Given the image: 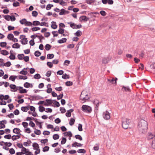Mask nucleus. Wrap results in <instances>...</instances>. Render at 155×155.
I'll return each mask as SVG.
<instances>
[{
  "label": "nucleus",
  "instance_id": "f257e3e1",
  "mask_svg": "<svg viewBox=\"0 0 155 155\" xmlns=\"http://www.w3.org/2000/svg\"><path fill=\"white\" fill-rule=\"evenodd\" d=\"M147 122L144 120H141L139 122L138 129L140 133H146L147 131Z\"/></svg>",
  "mask_w": 155,
  "mask_h": 155
},
{
  "label": "nucleus",
  "instance_id": "f03ea898",
  "mask_svg": "<svg viewBox=\"0 0 155 155\" xmlns=\"http://www.w3.org/2000/svg\"><path fill=\"white\" fill-rule=\"evenodd\" d=\"M89 98V96L87 92L85 91H83L80 96V99L83 103H84Z\"/></svg>",
  "mask_w": 155,
  "mask_h": 155
},
{
  "label": "nucleus",
  "instance_id": "7ed1b4c3",
  "mask_svg": "<svg viewBox=\"0 0 155 155\" xmlns=\"http://www.w3.org/2000/svg\"><path fill=\"white\" fill-rule=\"evenodd\" d=\"M82 110L84 112L88 113H90L92 111L91 108L89 106L84 105L82 107Z\"/></svg>",
  "mask_w": 155,
  "mask_h": 155
},
{
  "label": "nucleus",
  "instance_id": "20e7f679",
  "mask_svg": "<svg viewBox=\"0 0 155 155\" xmlns=\"http://www.w3.org/2000/svg\"><path fill=\"white\" fill-rule=\"evenodd\" d=\"M130 120L127 119H125L123 121L122 127L124 129H127L129 127Z\"/></svg>",
  "mask_w": 155,
  "mask_h": 155
},
{
  "label": "nucleus",
  "instance_id": "39448f33",
  "mask_svg": "<svg viewBox=\"0 0 155 155\" xmlns=\"http://www.w3.org/2000/svg\"><path fill=\"white\" fill-rule=\"evenodd\" d=\"M20 23L22 25H24L26 26H31L32 23L30 21H27L26 19L24 18L20 21Z\"/></svg>",
  "mask_w": 155,
  "mask_h": 155
},
{
  "label": "nucleus",
  "instance_id": "423d86ee",
  "mask_svg": "<svg viewBox=\"0 0 155 155\" xmlns=\"http://www.w3.org/2000/svg\"><path fill=\"white\" fill-rule=\"evenodd\" d=\"M111 57L110 56L104 58L102 60V63L104 64H107L111 60Z\"/></svg>",
  "mask_w": 155,
  "mask_h": 155
},
{
  "label": "nucleus",
  "instance_id": "0eeeda50",
  "mask_svg": "<svg viewBox=\"0 0 155 155\" xmlns=\"http://www.w3.org/2000/svg\"><path fill=\"white\" fill-rule=\"evenodd\" d=\"M104 117L107 120H109L110 118V114L107 111H106L104 113Z\"/></svg>",
  "mask_w": 155,
  "mask_h": 155
},
{
  "label": "nucleus",
  "instance_id": "6e6552de",
  "mask_svg": "<svg viewBox=\"0 0 155 155\" xmlns=\"http://www.w3.org/2000/svg\"><path fill=\"white\" fill-rule=\"evenodd\" d=\"M88 20V18L85 16H81L79 18V20L81 22H86Z\"/></svg>",
  "mask_w": 155,
  "mask_h": 155
},
{
  "label": "nucleus",
  "instance_id": "1a4fd4ad",
  "mask_svg": "<svg viewBox=\"0 0 155 155\" xmlns=\"http://www.w3.org/2000/svg\"><path fill=\"white\" fill-rule=\"evenodd\" d=\"M18 90L19 91V93L21 94L26 93L27 91L26 90L23 88L21 87H18Z\"/></svg>",
  "mask_w": 155,
  "mask_h": 155
},
{
  "label": "nucleus",
  "instance_id": "9d476101",
  "mask_svg": "<svg viewBox=\"0 0 155 155\" xmlns=\"http://www.w3.org/2000/svg\"><path fill=\"white\" fill-rule=\"evenodd\" d=\"M46 101L47 102H45L44 104V105L45 106H50L53 103V101L51 99H46Z\"/></svg>",
  "mask_w": 155,
  "mask_h": 155
},
{
  "label": "nucleus",
  "instance_id": "9b49d317",
  "mask_svg": "<svg viewBox=\"0 0 155 155\" xmlns=\"http://www.w3.org/2000/svg\"><path fill=\"white\" fill-rule=\"evenodd\" d=\"M7 123L6 120H2L0 121V129L5 128V126L4 124H6Z\"/></svg>",
  "mask_w": 155,
  "mask_h": 155
},
{
  "label": "nucleus",
  "instance_id": "f8f14e48",
  "mask_svg": "<svg viewBox=\"0 0 155 155\" xmlns=\"http://www.w3.org/2000/svg\"><path fill=\"white\" fill-rule=\"evenodd\" d=\"M9 87L11 89H12V90H11L12 91L15 92L18 90V87H17L15 84H11L10 85Z\"/></svg>",
  "mask_w": 155,
  "mask_h": 155
},
{
  "label": "nucleus",
  "instance_id": "ddd939ff",
  "mask_svg": "<svg viewBox=\"0 0 155 155\" xmlns=\"http://www.w3.org/2000/svg\"><path fill=\"white\" fill-rule=\"evenodd\" d=\"M22 39L21 41V42L23 45H26L27 43L28 40L27 38H25V36H22Z\"/></svg>",
  "mask_w": 155,
  "mask_h": 155
},
{
  "label": "nucleus",
  "instance_id": "4468645a",
  "mask_svg": "<svg viewBox=\"0 0 155 155\" xmlns=\"http://www.w3.org/2000/svg\"><path fill=\"white\" fill-rule=\"evenodd\" d=\"M74 110L72 109H71L67 111L66 114V115L67 117H70L71 115V113L73 112Z\"/></svg>",
  "mask_w": 155,
  "mask_h": 155
},
{
  "label": "nucleus",
  "instance_id": "2eb2a0df",
  "mask_svg": "<svg viewBox=\"0 0 155 155\" xmlns=\"http://www.w3.org/2000/svg\"><path fill=\"white\" fill-rule=\"evenodd\" d=\"M68 11H66L64 9L62 8L61 10L59 13V15H62L65 14L66 13L68 14Z\"/></svg>",
  "mask_w": 155,
  "mask_h": 155
},
{
  "label": "nucleus",
  "instance_id": "dca6fc26",
  "mask_svg": "<svg viewBox=\"0 0 155 155\" xmlns=\"http://www.w3.org/2000/svg\"><path fill=\"white\" fill-rule=\"evenodd\" d=\"M82 35V32L80 30L77 31L75 33H74L75 36L77 37H80Z\"/></svg>",
  "mask_w": 155,
  "mask_h": 155
},
{
  "label": "nucleus",
  "instance_id": "f3484780",
  "mask_svg": "<svg viewBox=\"0 0 155 155\" xmlns=\"http://www.w3.org/2000/svg\"><path fill=\"white\" fill-rule=\"evenodd\" d=\"M72 145V147H81L82 146V144L80 143H78L77 142H75L73 143Z\"/></svg>",
  "mask_w": 155,
  "mask_h": 155
},
{
  "label": "nucleus",
  "instance_id": "a211bd4d",
  "mask_svg": "<svg viewBox=\"0 0 155 155\" xmlns=\"http://www.w3.org/2000/svg\"><path fill=\"white\" fill-rule=\"evenodd\" d=\"M122 90L123 91H130V90L129 87L128 86H123Z\"/></svg>",
  "mask_w": 155,
  "mask_h": 155
},
{
  "label": "nucleus",
  "instance_id": "6ab92c4d",
  "mask_svg": "<svg viewBox=\"0 0 155 155\" xmlns=\"http://www.w3.org/2000/svg\"><path fill=\"white\" fill-rule=\"evenodd\" d=\"M20 45L18 43H15L12 46V47L13 48L18 49L20 48Z\"/></svg>",
  "mask_w": 155,
  "mask_h": 155
},
{
  "label": "nucleus",
  "instance_id": "aec40b11",
  "mask_svg": "<svg viewBox=\"0 0 155 155\" xmlns=\"http://www.w3.org/2000/svg\"><path fill=\"white\" fill-rule=\"evenodd\" d=\"M32 146L34 150H37L39 148L38 144L36 143H33Z\"/></svg>",
  "mask_w": 155,
  "mask_h": 155
},
{
  "label": "nucleus",
  "instance_id": "412c9836",
  "mask_svg": "<svg viewBox=\"0 0 155 155\" xmlns=\"http://www.w3.org/2000/svg\"><path fill=\"white\" fill-rule=\"evenodd\" d=\"M24 86L26 88H28L29 87H32L33 85L32 84L29 83L28 82H26L24 84Z\"/></svg>",
  "mask_w": 155,
  "mask_h": 155
},
{
  "label": "nucleus",
  "instance_id": "4be33fe9",
  "mask_svg": "<svg viewBox=\"0 0 155 155\" xmlns=\"http://www.w3.org/2000/svg\"><path fill=\"white\" fill-rule=\"evenodd\" d=\"M13 132L14 133L17 134H20L21 130L20 129L18 128H15L13 129Z\"/></svg>",
  "mask_w": 155,
  "mask_h": 155
},
{
  "label": "nucleus",
  "instance_id": "5701e85b",
  "mask_svg": "<svg viewBox=\"0 0 155 155\" xmlns=\"http://www.w3.org/2000/svg\"><path fill=\"white\" fill-rule=\"evenodd\" d=\"M20 135H13L12 137V139L13 140H16L17 139H19L20 137Z\"/></svg>",
  "mask_w": 155,
  "mask_h": 155
},
{
  "label": "nucleus",
  "instance_id": "b1692460",
  "mask_svg": "<svg viewBox=\"0 0 155 155\" xmlns=\"http://www.w3.org/2000/svg\"><path fill=\"white\" fill-rule=\"evenodd\" d=\"M64 136H69L71 137L72 136V134L71 131H68L64 133Z\"/></svg>",
  "mask_w": 155,
  "mask_h": 155
},
{
  "label": "nucleus",
  "instance_id": "393cba45",
  "mask_svg": "<svg viewBox=\"0 0 155 155\" xmlns=\"http://www.w3.org/2000/svg\"><path fill=\"white\" fill-rule=\"evenodd\" d=\"M1 53L4 55H7L9 54L8 52L6 50H2L1 51Z\"/></svg>",
  "mask_w": 155,
  "mask_h": 155
},
{
  "label": "nucleus",
  "instance_id": "a878e982",
  "mask_svg": "<svg viewBox=\"0 0 155 155\" xmlns=\"http://www.w3.org/2000/svg\"><path fill=\"white\" fill-rule=\"evenodd\" d=\"M154 137V135L152 134L151 133H148L147 138L148 139H151Z\"/></svg>",
  "mask_w": 155,
  "mask_h": 155
},
{
  "label": "nucleus",
  "instance_id": "bb28decb",
  "mask_svg": "<svg viewBox=\"0 0 155 155\" xmlns=\"http://www.w3.org/2000/svg\"><path fill=\"white\" fill-rule=\"evenodd\" d=\"M67 41V39L66 38H63L61 39H60L58 41V42L59 43L62 44L65 42Z\"/></svg>",
  "mask_w": 155,
  "mask_h": 155
},
{
  "label": "nucleus",
  "instance_id": "cd10ccee",
  "mask_svg": "<svg viewBox=\"0 0 155 155\" xmlns=\"http://www.w3.org/2000/svg\"><path fill=\"white\" fill-rule=\"evenodd\" d=\"M52 25H51V27L53 29H55L57 28V26L56 24V22L54 21H52Z\"/></svg>",
  "mask_w": 155,
  "mask_h": 155
},
{
  "label": "nucleus",
  "instance_id": "c85d7f7f",
  "mask_svg": "<svg viewBox=\"0 0 155 155\" xmlns=\"http://www.w3.org/2000/svg\"><path fill=\"white\" fill-rule=\"evenodd\" d=\"M14 38L13 35L12 34H9L7 36V38L10 40H12L13 38Z\"/></svg>",
  "mask_w": 155,
  "mask_h": 155
},
{
  "label": "nucleus",
  "instance_id": "c756f323",
  "mask_svg": "<svg viewBox=\"0 0 155 155\" xmlns=\"http://www.w3.org/2000/svg\"><path fill=\"white\" fill-rule=\"evenodd\" d=\"M117 80V78H116L115 79L114 78H113L111 79H108V81L110 83H113L114 81V83L116 84Z\"/></svg>",
  "mask_w": 155,
  "mask_h": 155
},
{
  "label": "nucleus",
  "instance_id": "7c9ffc66",
  "mask_svg": "<svg viewBox=\"0 0 155 155\" xmlns=\"http://www.w3.org/2000/svg\"><path fill=\"white\" fill-rule=\"evenodd\" d=\"M68 23L70 25V27L73 29H76V25L74 23L72 22H70Z\"/></svg>",
  "mask_w": 155,
  "mask_h": 155
},
{
  "label": "nucleus",
  "instance_id": "2f4dec72",
  "mask_svg": "<svg viewBox=\"0 0 155 155\" xmlns=\"http://www.w3.org/2000/svg\"><path fill=\"white\" fill-rule=\"evenodd\" d=\"M17 78L16 76H11L9 78V79L13 81H14L15 79Z\"/></svg>",
  "mask_w": 155,
  "mask_h": 155
},
{
  "label": "nucleus",
  "instance_id": "473e14b6",
  "mask_svg": "<svg viewBox=\"0 0 155 155\" xmlns=\"http://www.w3.org/2000/svg\"><path fill=\"white\" fill-rule=\"evenodd\" d=\"M40 25V22L39 21H33L32 25L34 26H37L39 25Z\"/></svg>",
  "mask_w": 155,
  "mask_h": 155
},
{
  "label": "nucleus",
  "instance_id": "72a5a7b5",
  "mask_svg": "<svg viewBox=\"0 0 155 155\" xmlns=\"http://www.w3.org/2000/svg\"><path fill=\"white\" fill-rule=\"evenodd\" d=\"M45 108L43 106H40L39 107V110L40 112H43L44 111H45Z\"/></svg>",
  "mask_w": 155,
  "mask_h": 155
},
{
  "label": "nucleus",
  "instance_id": "f704fd0d",
  "mask_svg": "<svg viewBox=\"0 0 155 155\" xmlns=\"http://www.w3.org/2000/svg\"><path fill=\"white\" fill-rule=\"evenodd\" d=\"M28 107H22L21 108V110L25 112H26L28 111Z\"/></svg>",
  "mask_w": 155,
  "mask_h": 155
},
{
  "label": "nucleus",
  "instance_id": "c9c22d12",
  "mask_svg": "<svg viewBox=\"0 0 155 155\" xmlns=\"http://www.w3.org/2000/svg\"><path fill=\"white\" fill-rule=\"evenodd\" d=\"M59 136L57 134H54L53 136V139L54 140H57L59 138Z\"/></svg>",
  "mask_w": 155,
  "mask_h": 155
},
{
  "label": "nucleus",
  "instance_id": "e433bc0d",
  "mask_svg": "<svg viewBox=\"0 0 155 155\" xmlns=\"http://www.w3.org/2000/svg\"><path fill=\"white\" fill-rule=\"evenodd\" d=\"M24 55L23 54H20L18 55V57L19 59L22 60L24 58Z\"/></svg>",
  "mask_w": 155,
  "mask_h": 155
},
{
  "label": "nucleus",
  "instance_id": "4c0bfd02",
  "mask_svg": "<svg viewBox=\"0 0 155 155\" xmlns=\"http://www.w3.org/2000/svg\"><path fill=\"white\" fill-rule=\"evenodd\" d=\"M54 56L53 54H48L47 56V58L49 59H52L54 58Z\"/></svg>",
  "mask_w": 155,
  "mask_h": 155
},
{
  "label": "nucleus",
  "instance_id": "58836bf2",
  "mask_svg": "<svg viewBox=\"0 0 155 155\" xmlns=\"http://www.w3.org/2000/svg\"><path fill=\"white\" fill-rule=\"evenodd\" d=\"M51 45L48 44H46L45 46V48L47 51L51 49Z\"/></svg>",
  "mask_w": 155,
  "mask_h": 155
},
{
  "label": "nucleus",
  "instance_id": "ea45409f",
  "mask_svg": "<svg viewBox=\"0 0 155 155\" xmlns=\"http://www.w3.org/2000/svg\"><path fill=\"white\" fill-rule=\"evenodd\" d=\"M19 73L21 74L26 75L27 74L28 72L27 71H25L23 70H22L21 71H20Z\"/></svg>",
  "mask_w": 155,
  "mask_h": 155
},
{
  "label": "nucleus",
  "instance_id": "a19ab883",
  "mask_svg": "<svg viewBox=\"0 0 155 155\" xmlns=\"http://www.w3.org/2000/svg\"><path fill=\"white\" fill-rule=\"evenodd\" d=\"M74 118H71L69 122V124L71 126H72L74 124Z\"/></svg>",
  "mask_w": 155,
  "mask_h": 155
},
{
  "label": "nucleus",
  "instance_id": "79ce46f5",
  "mask_svg": "<svg viewBox=\"0 0 155 155\" xmlns=\"http://www.w3.org/2000/svg\"><path fill=\"white\" fill-rule=\"evenodd\" d=\"M75 137L76 139H78L80 140H82V137L79 135H75Z\"/></svg>",
  "mask_w": 155,
  "mask_h": 155
},
{
  "label": "nucleus",
  "instance_id": "37998d69",
  "mask_svg": "<svg viewBox=\"0 0 155 155\" xmlns=\"http://www.w3.org/2000/svg\"><path fill=\"white\" fill-rule=\"evenodd\" d=\"M19 78L20 79L25 80L27 78V77L26 76H23L22 75H19L18 76Z\"/></svg>",
  "mask_w": 155,
  "mask_h": 155
},
{
  "label": "nucleus",
  "instance_id": "c03bdc74",
  "mask_svg": "<svg viewBox=\"0 0 155 155\" xmlns=\"http://www.w3.org/2000/svg\"><path fill=\"white\" fill-rule=\"evenodd\" d=\"M95 2L94 0H86V2L89 4H91L92 3Z\"/></svg>",
  "mask_w": 155,
  "mask_h": 155
},
{
  "label": "nucleus",
  "instance_id": "a18cd8bd",
  "mask_svg": "<svg viewBox=\"0 0 155 155\" xmlns=\"http://www.w3.org/2000/svg\"><path fill=\"white\" fill-rule=\"evenodd\" d=\"M7 45V43L6 42H1L0 43V46L2 47H5Z\"/></svg>",
  "mask_w": 155,
  "mask_h": 155
},
{
  "label": "nucleus",
  "instance_id": "49530a36",
  "mask_svg": "<svg viewBox=\"0 0 155 155\" xmlns=\"http://www.w3.org/2000/svg\"><path fill=\"white\" fill-rule=\"evenodd\" d=\"M70 61L66 60L65 61L64 63V65L66 66H67L70 63Z\"/></svg>",
  "mask_w": 155,
  "mask_h": 155
},
{
  "label": "nucleus",
  "instance_id": "de8ad7c7",
  "mask_svg": "<svg viewBox=\"0 0 155 155\" xmlns=\"http://www.w3.org/2000/svg\"><path fill=\"white\" fill-rule=\"evenodd\" d=\"M34 78L35 79H39L41 78V76L40 74H37L34 75Z\"/></svg>",
  "mask_w": 155,
  "mask_h": 155
},
{
  "label": "nucleus",
  "instance_id": "09e8293b",
  "mask_svg": "<svg viewBox=\"0 0 155 155\" xmlns=\"http://www.w3.org/2000/svg\"><path fill=\"white\" fill-rule=\"evenodd\" d=\"M78 152L80 153H86V151L84 149H79L78 150Z\"/></svg>",
  "mask_w": 155,
  "mask_h": 155
},
{
  "label": "nucleus",
  "instance_id": "8fccbe9b",
  "mask_svg": "<svg viewBox=\"0 0 155 155\" xmlns=\"http://www.w3.org/2000/svg\"><path fill=\"white\" fill-rule=\"evenodd\" d=\"M58 32L60 34H63L64 32V29L61 28H59L58 30Z\"/></svg>",
  "mask_w": 155,
  "mask_h": 155
},
{
  "label": "nucleus",
  "instance_id": "3c124183",
  "mask_svg": "<svg viewBox=\"0 0 155 155\" xmlns=\"http://www.w3.org/2000/svg\"><path fill=\"white\" fill-rule=\"evenodd\" d=\"M69 78V76L67 75L66 74H63L62 76V78L64 79H68Z\"/></svg>",
  "mask_w": 155,
  "mask_h": 155
},
{
  "label": "nucleus",
  "instance_id": "603ef678",
  "mask_svg": "<svg viewBox=\"0 0 155 155\" xmlns=\"http://www.w3.org/2000/svg\"><path fill=\"white\" fill-rule=\"evenodd\" d=\"M2 143H4L5 146L8 147H10L12 145V143L10 142H4L3 141H2Z\"/></svg>",
  "mask_w": 155,
  "mask_h": 155
},
{
  "label": "nucleus",
  "instance_id": "864d4df0",
  "mask_svg": "<svg viewBox=\"0 0 155 155\" xmlns=\"http://www.w3.org/2000/svg\"><path fill=\"white\" fill-rule=\"evenodd\" d=\"M41 55V53L39 51H36L35 53V55L36 57H39Z\"/></svg>",
  "mask_w": 155,
  "mask_h": 155
},
{
  "label": "nucleus",
  "instance_id": "5fc2aeb1",
  "mask_svg": "<svg viewBox=\"0 0 155 155\" xmlns=\"http://www.w3.org/2000/svg\"><path fill=\"white\" fill-rule=\"evenodd\" d=\"M53 6V5L49 4L47 6L46 9L47 10H49L51 9V7Z\"/></svg>",
  "mask_w": 155,
  "mask_h": 155
},
{
  "label": "nucleus",
  "instance_id": "6e6d98bb",
  "mask_svg": "<svg viewBox=\"0 0 155 155\" xmlns=\"http://www.w3.org/2000/svg\"><path fill=\"white\" fill-rule=\"evenodd\" d=\"M72 82L70 81H67L65 83V85L68 86H71L72 85Z\"/></svg>",
  "mask_w": 155,
  "mask_h": 155
},
{
  "label": "nucleus",
  "instance_id": "4d7b16f0",
  "mask_svg": "<svg viewBox=\"0 0 155 155\" xmlns=\"http://www.w3.org/2000/svg\"><path fill=\"white\" fill-rule=\"evenodd\" d=\"M9 153L12 154H14L15 153V150L13 148H11L9 150Z\"/></svg>",
  "mask_w": 155,
  "mask_h": 155
},
{
  "label": "nucleus",
  "instance_id": "13d9d810",
  "mask_svg": "<svg viewBox=\"0 0 155 155\" xmlns=\"http://www.w3.org/2000/svg\"><path fill=\"white\" fill-rule=\"evenodd\" d=\"M11 63L9 61H8L6 63L3 64L4 65L7 67H9L11 65Z\"/></svg>",
  "mask_w": 155,
  "mask_h": 155
},
{
  "label": "nucleus",
  "instance_id": "bf43d9fd",
  "mask_svg": "<svg viewBox=\"0 0 155 155\" xmlns=\"http://www.w3.org/2000/svg\"><path fill=\"white\" fill-rule=\"evenodd\" d=\"M40 28L38 27H34L31 28L32 31H36L40 30Z\"/></svg>",
  "mask_w": 155,
  "mask_h": 155
},
{
  "label": "nucleus",
  "instance_id": "052dcab7",
  "mask_svg": "<svg viewBox=\"0 0 155 155\" xmlns=\"http://www.w3.org/2000/svg\"><path fill=\"white\" fill-rule=\"evenodd\" d=\"M52 33L53 35V37H56L58 35V33L57 31H53Z\"/></svg>",
  "mask_w": 155,
  "mask_h": 155
},
{
  "label": "nucleus",
  "instance_id": "680f3d73",
  "mask_svg": "<svg viewBox=\"0 0 155 155\" xmlns=\"http://www.w3.org/2000/svg\"><path fill=\"white\" fill-rule=\"evenodd\" d=\"M100 13L102 16H105L107 14V13L105 12L103 10L101 11L100 12Z\"/></svg>",
  "mask_w": 155,
  "mask_h": 155
},
{
  "label": "nucleus",
  "instance_id": "e2e57ef3",
  "mask_svg": "<svg viewBox=\"0 0 155 155\" xmlns=\"http://www.w3.org/2000/svg\"><path fill=\"white\" fill-rule=\"evenodd\" d=\"M82 126L81 124H78V130L80 131H82V130L83 129L82 128Z\"/></svg>",
  "mask_w": 155,
  "mask_h": 155
},
{
  "label": "nucleus",
  "instance_id": "0e129e2a",
  "mask_svg": "<svg viewBox=\"0 0 155 155\" xmlns=\"http://www.w3.org/2000/svg\"><path fill=\"white\" fill-rule=\"evenodd\" d=\"M49 147L48 146H45L44 147L43 149V151L44 152L47 151L48 150Z\"/></svg>",
  "mask_w": 155,
  "mask_h": 155
},
{
  "label": "nucleus",
  "instance_id": "69168bd1",
  "mask_svg": "<svg viewBox=\"0 0 155 155\" xmlns=\"http://www.w3.org/2000/svg\"><path fill=\"white\" fill-rule=\"evenodd\" d=\"M9 58L11 60H14L15 59V57L14 55L13 54H11L9 56Z\"/></svg>",
  "mask_w": 155,
  "mask_h": 155
},
{
  "label": "nucleus",
  "instance_id": "338daca9",
  "mask_svg": "<svg viewBox=\"0 0 155 155\" xmlns=\"http://www.w3.org/2000/svg\"><path fill=\"white\" fill-rule=\"evenodd\" d=\"M60 109L61 113H64L66 112V110L64 107H60Z\"/></svg>",
  "mask_w": 155,
  "mask_h": 155
},
{
  "label": "nucleus",
  "instance_id": "774afa93",
  "mask_svg": "<svg viewBox=\"0 0 155 155\" xmlns=\"http://www.w3.org/2000/svg\"><path fill=\"white\" fill-rule=\"evenodd\" d=\"M66 141V139L65 138H63L61 142V143L62 144H65Z\"/></svg>",
  "mask_w": 155,
  "mask_h": 155
}]
</instances>
